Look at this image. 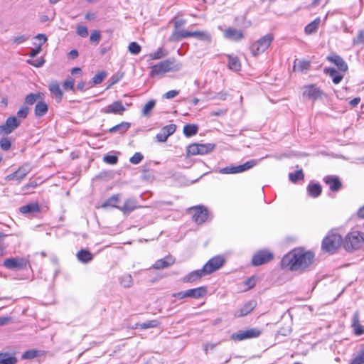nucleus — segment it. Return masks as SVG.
Returning <instances> with one entry per match:
<instances>
[{"mask_svg":"<svg viewBox=\"0 0 364 364\" xmlns=\"http://www.w3.org/2000/svg\"><path fill=\"white\" fill-rule=\"evenodd\" d=\"M176 129V126L174 124L166 125L160 130L156 135V139L159 142H165L169 136L172 135Z\"/></svg>","mask_w":364,"mask_h":364,"instance_id":"4468645a","label":"nucleus"},{"mask_svg":"<svg viewBox=\"0 0 364 364\" xmlns=\"http://www.w3.org/2000/svg\"><path fill=\"white\" fill-rule=\"evenodd\" d=\"M29 38L28 36L26 35H21L17 37H15L13 40L14 43L16 44H21L26 42Z\"/></svg>","mask_w":364,"mask_h":364,"instance_id":"69168bd1","label":"nucleus"},{"mask_svg":"<svg viewBox=\"0 0 364 364\" xmlns=\"http://www.w3.org/2000/svg\"><path fill=\"white\" fill-rule=\"evenodd\" d=\"M17 358L9 353H0V364H16Z\"/></svg>","mask_w":364,"mask_h":364,"instance_id":"473e14b6","label":"nucleus"},{"mask_svg":"<svg viewBox=\"0 0 364 364\" xmlns=\"http://www.w3.org/2000/svg\"><path fill=\"white\" fill-rule=\"evenodd\" d=\"M130 127V123L129 122H122L119 124H117L112 127L109 132L113 133L116 132H120L121 133L125 132Z\"/></svg>","mask_w":364,"mask_h":364,"instance_id":"79ce46f5","label":"nucleus"},{"mask_svg":"<svg viewBox=\"0 0 364 364\" xmlns=\"http://www.w3.org/2000/svg\"><path fill=\"white\" fill-rule=\"evenodd\" d=\"M225 259L222 256H215L209 259L203 267L205 273L210 274L219 269L224 264Z\"/></svg>","mask_w":364,"mask_h":364,"instance_id":"9d476101","label":"nucleus"},{"mask_svg":"<svg viewBox=\"0 0 364 364\" xmlns=\"http://www.w3.org/2000/svg\"><path fill=\"white\" fill-rule=\"evenodd\" d=\"M224 38L232 41H239L244 38L242 31L233 27H228L223 31Z\"/></svg>","mask_w":364,"mask_h":364,"instance_id":"dca6fc26","label":"nucleus"},{"mask_svg":"<svg viewBox=\"0 0 364 364\" xmlns=\"http://www.w3.org/2000/svg\"><path fill=\"white\" fill-rule=\"evenodd\" d=\"M119 201V195H114L112 197H110L109 198H108L107 200H105L102 204V208H106V207H108V206H111V207H113V208H119L117 206V205Z\"/></svg>","mask_w":364,"mask_h":364,"instance_id":"a19ab883","label":"nucleus"},{"mask_svg":"<svg viewBox=\"0 0 364 364\" xmlns=\"http://www.w3.org/2000/svg\"><path fill=\"white\" fill-rule=\"evenodd\" d=\"M191 37L196 38L197 39L208 43H210L212 41L210 33L206 31H191Z\"/></svg>","mask_w":364,"mask_h":364,"instance_id":"bb28decb","label":"nucleus"},{"mask_svg":"<svg viewBox=\"0 0 364 364\" xmlns=\"http://www.w3.org/2000/svg\"><path fill=\"white\" fill-rule=\"evenodd\" d=\"M206 294V288L205 287H200L195 289H188L186 295H188V297L200 299L205 296Z\"/></svg>","mask_w":364,"mask_h":364,"instance_id":"393cba45","label":"nucleus"},{"mask_svg":"<svg viewBox=\"0 0 364 364\" xmlns=\"http://www.w3.org/2000/svg\"><path fill=\"white\" fill-rule=\"evenodd\" d=\"M156 105V101L154 100H149L147 103L145 104L142 109V114L144 116H147L154 109Z\"/></svg>","mask_w":364,"mask_h":364,"instance_id":"49530a36","label":"nucleus"},{"mask_svg":"<svg viewBox=\"0 0 364 364\" xmlns=\"http://www.w3.org/2000/svg\"><path fill=\"white\" fill-rule=\"evenodd\" d=\"M205 274H207L205 273L203 268H202L201 269H198L190 272L183 278V281L184 282H193L200 279Z\"/></svg>","mask_w":364,"mask_h":364,"instance_id":"cd10ccee","label":"nucleus"},{"mask_svg":"<svg viewBox=\"0 0 364 364\" xmlns=\"http://www.w3.org/2000/svg\"><path fill=\"white\" fill-rule=\"evenodd\" d=\"M215 145L211 143L198 144V154L204 155L210 153L215 149Z\"/></svg>","mask_w":364,"mask_h":364,"instance_id":"c9c22d12","label":"nucleus"},{"mask_svg":"<svg viewBox=\"0 0 364 364\" xmlns=\"http://www.w3.org/2000/svg\"><path fill=\"white\" fill-rule=\"evenodd\" d=\"M273 258V255L268 250H260L257 252L252 259V264L254 266H259L269 262Z\"/></svg>","mask_w":364,"mask_h":364,"instance_id":"f8f14e48","label":"nucleus"},{"mask_svg":"<svg viewBox=\"0 0 364 364\" xmlns=\"http://www.w3.org/2000/svg\"><path fill=\"white\" fill-rule=\"evenodd\" d=\"M257 303L255 300H250L245 303L243 306L235 312V316L241 317L247 315L256 306Z\"/></svg>","mask_w":364,"mask_h":364,"instance_id":"412c9836","label":"nucleus"},{"mask_svg":"<svg viewBox=\"0 0 364 364\" xmlns=\"http://www.w3.org/2000/svg\"><path fill=\"white\" fill-rule=\"evenodd\" d=\"M28 112H29L28 107L26 106H22L21 107V109L17 112L16 117L18 119H19L20 120L23 119L27 117Z\"/></svg>","mask_w":364,"mask_h":364,"instance_id":"603ef678","label":"nucleus"},{"mask_svg":"<svg viewBox=\"0 0 364 364\" xmlns=\"http://www.w3.org/2000/svg\"><path fill=\"white\" fill-rule=\"evenodd\" d=\"M187 156H194L198 154V144L195 143L189 145L186 149Z\"/></svg>","mask_w":364,"mask_h":364,"instance_id":"864d4df0","label":"nucleus"},{"mask_svg":"<svg viewBox=\"0 0 364 364\" xmlns=\"http://www.w3.org/2000/svg\"><path fill=\"white\" fill-rule=\"evenodd\" d=\"M257 161L250 160L243 164L235 166H227L220 169L219 173L222 174H234L246 171L257 164Z\"/></svg>","mask_w":364,"mask_h":364,"instance_id":"423d86ee","label":"nucleus"},{"mask_svg":"<svg viewBox=\"0 0 364 364\" xmlns=\"http://www.w3.org/2000/svg\"><path fill=\"white\" fill-rule=\"evenodd\" d=\"M289 178L291 181L296 182L304 178V173L301 170H299L294 173H290Z\"/></svg>","mask_w":364,"mask_h":364,"instance_id":"09e8293b","label":"nucleus"},{"mask_svg":"<svg viewBox=\"0 0 364 364\" xmlns=\"http://www.w3.org/2000/svg\"><path fill=\"white\" fill-rule=\"evenodd\" d=\"M323 91L315 85H309L304 87L303 95L310 100H316L323 95Z\"/></svg>","mask_w":364,"mask_h":364,"instance_id":"ddd939ff","label":"nucleus"},{"mask_svg":"<svg viewBox=\"0 0 364 364\" xmlns=\"http://www.w3.org/2000/svg\"><path fill=\"white\" fill-rule=\"evenodd\" d=\"M77 257L80 262L87 263L92 259V255L86 250H81L77 252Z\"/></svg>","mask_w":364,"mask_h":364,"instance_id":"f704fd0d","label":"nucleus"},{"mask_svg":"<svg viewBox=\"0 0 364 364\" xmlns=\"http://www.w3.org/2000/svg\"><path fill=\"white\" fill-rule=\"evenodd\" d=\"M21 124V120L15 116L9 117L6 119L5 124L0 126V133L3 134H9L17 129Z\"/></svg>","mask_w":364,"mask_h":364,"instance_id":"1a4fd4ad","label":"nucleus"},{"mask_svg":"<svg viewBox=\"0 0 364 364\" xmlns=\"http://www.w3.org/2000/svg\"><path fill=\"white\" fill-rule=\"evenodd\" d=\"M27 63L34 67L41 68L44 65L45 60L43 58H39L35 60L28 59Z\"/></svg>","mask_w":364,"mask_h":364,"instance_id":"6e6d98bb","label":"nucleus"},{"mask_svg":"<svg viewBox=\"0 0 364 364\" xmlns=\"http://www.w3.org/2000/svg\"><path fill=\"white\" fill-rule=\"evenodd\" d=\"M324 73L328 75L334 84H338L343 78V75L337 71L334 68L324 69Z\"/></svg>","mask_w":364,"mask_h":364,"instance_id":"a878e982","label":"nucleus"},{"mask_svg":"<svg viewBox=\"0 0 364 364\" xmlns=\"http://www.w3.org/2000/svg\"><path fill=\"white\" fill-rule=\"evenodd\" d=\"M262 333L261 330L253 328L231 334L230 338L235 341H241L259 337Z\"/></svg>","mask_w":364,"mask_h":364,"instance_id":"0eeeda50","label":"nucleus"},{"mask_svg":"<svg viewBox=\"0 0 364 364\" xmlns=\"http://www.w3.org/2000/svg\"><path fill=\"white\" fill-rule=\"evenodd\" d=\"M309 194L312 197H318L321 193V186L318 183L309 184L307 187Z\"/></svg>","mask_w":364,"mask_h":364,"instance_id":"4c0bfd02","label":"nucleus"},{"mask_svg":"<svg viewBox=\"0 0 364 364\" xmlns=\"http://www.w3.org/2000/svg\"><path fill=\"white\" fill-rule=\"evenodd\" d=\"M320 22L321 20L319 17L315 18L312 22L306 26L304 29L305 33L308 35H310L316 32L318 28Z\"/></svg>","mask_w":364,"mask_h":364,"instance_id":"2f4dec72","label":"nucleus"},{"mask_svg":"<svg viewBox=\"0 0 364 364\" xmlns=\"http://www.w3.org/2000/svg\"><path fill=\"white\" fill-rule=\"evenodd\" d=\"M76 33L78 36L82 38H85L88 36V31L86 26H77L76 29Z\"/></svg>","mask_w":364,"mask_h":364,"instance_id":"680f3d73","label":"nucleus"},{"mask_svg":"<svg viewBox=\"0 0 364 364\" xmlns=\"http://www.w3.org/2000/svg\"><path fill=\"white\" fill-rule=\"evenodd\" d=\"M144 156L140 152H136L129 159V161L132 164H138L143 159Z\"/></svg>","mask_w":364,"mask_h":364,"instance_id":"bf43d9fd","label":"nucleus"},{"mask_svg":"<svg viewBox=\"0 0 364 364\" xmlns=\"http://www.w3.org/2000/svg\"><path fill=\"white\" fill-rule=\"evenodd\" d=\"M31 168L29 165L25 164L21 166L17 171L14 173L9 174L6 176V181H16L20 183L26 176L31 171Z\"/></svg>","mask_w":364,"mask_h":364,"instance_id":"9b49d317","label":"nucleus"},{"mask_svg":"<svg viewBox=\"0 0 364 364\" xmlns=\"http://www.w3.org/2000/svg\"><path fill=\"white\" fill-rule=\"evenodd\" d=\"M351 327L356 336L364 334V326L360 323L359 312L355 311L352 317Z\"/></svg>","mask_w":364,"mask_h":364,"instance_id":"aec40b11","label":"nucleus"},{"mask_svg":"<svg viewBox=\"0 0 364 364\" xmlns=\"http://www.w3.org/2000/svg\"><path fill=\"white\" fill-rule=\"evenodd\" d=\"M353 43L354 45H361L364 44V31H359L357 36L353 38Z\"/></svg>","mask_w":364,"mask_h":364,"instance_id":"4d7b16f0","label":"nucleus"},{"mask_svg":"<svg viewBox=\"0 0 364 364\" xmlns=\"http://www.w3.org/2000/svg\"><path fill=\"white\" fill-rule=\"evenodd\" d=\"M48 105L44 101H39L35 107V115L37 117L44 116L48 112Z\"/></svg>","mask_w":364,"mask_h":364,"instance_id":"7c9ffc66","label":"nucleus"},{"mask_svg":"<svg viewBox=\"0 0 364 364\" xmlns=\"http://www.w3.org/2000/svg\"><path fill=\"white\" fill-rule=\"evenodd\" d=\"M323 181L328 186L330 190L333 192L339 191L342 187V183L336 176H327Z\"/></svg>","mask_w":364,"mask_h":364,"instance_id":"a211bd4d","label":"nucleus"},{"mask_svg":"<svg viewBox=\"0 0 364 364\" xmlns=\"http://www.w3.org/2000/svg\"><path fill=\"white\" fill-rule=\"evenodd\" d=\"M125 110L126 109L121 101H114L111 105L102 109V112L104 114H114L121 115Z\"/></svg>","mask_w":364,"mask_h":364,"instance_id":"2eb2a0df","label":"nucleus"},{"mask_svg":"<svg viewBox=\"0 0 364 364\" xmlns=\"http://www.w3.org/2000/svg\"><path fill=\"white\" fill-rule=\"evenodd\" d=\"M74 87V80L72 78L67 79L63 83V87L65 90H71Z\"/></svg>","mask_w":364,"mask_h":364,"instance_id":"774afa93","label":"nucleus"},{"mask_svg":"<svg viewBox=\"0 0 364 364\" xmlns=\"http://www.w3.org/2000/svg\"><path fill=\"white\" fill-rule=\"evenodd\" d=\"M26 264L27 262L24 259L9 258L4 261V267L10 269H23Z\"/></svg>","mask_w":364,"mask_h":364,"instance_id":"f3484780","label":"nucleus"},{"mask_svg":"<svg viewBox=\"0 0 364 364\" xmlns=\"http://www.w3.org/2000/svg\"><path fill=\"white\" fill-rule=\"evenodd\" d=\"M188 212L192 215L193 220L197 224H201L208 219V211L203 205L194 206L189 208Z\"/></svg>","mask_w":364,"mask_h":364,"instance_id":"6e6552de","label":"nucleus"},{"mask_svg":"<svg viewBox=\"0 0 364 364\" xmlns=\"http://www.w3.org/2000/svg\"><path fill=\"white\" fill-rule=\"evenodd\" d=\"M344 249L349 252L364 248V233L353 230L347 234L343 241Z\"/></svg>","mask_w":364,"mask_h":364,"instance_id":"7ed1b4c3","label":"nucleus"},{"mask_svg":"<svg viewBox=\"0 0 364 364\" xmlns=\"http://www.w3.org/2000/svg\"><path fill=\"white\" fill-rule=\"evenodd\" d=\"M118 159L116 156L106 155L104 156V161L109 164H115L117 163Z\"/></svg>","mask_w":364,"mask_h":364,"instance_id":"e2e57ef3","label":"nucleus"},{"mask_svg":"<svg viewBox=\"0 0 364 364\" xmlns=\"http://www.w3.org/2000/svg\"><path fill=\"white\" fill-rule=\"evenodd\" d=\"M191 31H188L184 29H179L178 31H173L169 37V41L172 42L180 41L182 39L191 37Z\"/></svg>","mask_w":364,"mask_h":364,"instance_id":"4be33fe9","label":"nucleus"},{"mask_svg":"<svg viewBox=\"0 0 364 364\" xmlns=\"http://www.w3.org/2000/svg\"><path fill=\"white\" fill-rule=\"evenodd\" d=\"M167 54L168 53L163 48H159L155 52L151 53L149 57L152 60H158L166 56Z\"/></svg>","mask_w":364,"mask_h":364,"instance_id":"c03bdc74","label":"nucleus"},{"mask_svg":"<svg viewBox=\"0 0 364 364\" xmlns=\"http://www.w3.org/2000/svg\"><path fill=\"white\" fill-rule=\"evenodd\" d=\"M198 131V127L196 124H188L183 127V134L187 137L196 135Z\"/></svg>","mask_w":364,"mask_h":364,"instance_id":"58836bf2","label":"nucleus"},{"mask_svg":"<svg viewBox=\"0 0 364 364\" xmlns=\"http://www.w3.org/2000/svg\"><path fill=\"white\" fill-rule=\"evenodd\" d=\"M1 149L4 151H8L11 146V143L8 138H2L0 140Z\"/></svg>","mask_w":364,"mask_h":364,"instance_id":"052dcab7","label":"nucleus"},{"mask_svg":"<svg viewBox=\"0 0 364 364\" xmlns=\"http://www.w3.org/2000/svg\"><path fill=\"white\" fill-rule=\"evenodd\" d=\"M327 60L336 65L340 72L345 73L348 70V65L341 56L333 54L328 56Z\"/></svg>","mask_w":364,"mask_h":364,"instance_id":"6ab92c4d","label":"nucleus"},{"mask_svg":"<svg viewBox=\"0 0 364 364\" xmlns=\"http://www.w3.org/2000/svg\"><path fill=\"white\" fill-rule=\"evenodd\" d=\"M216 346H217L216 343H203V350L205 351V353L207 354L209 350H213Z\"/></svg>","mask_w":364,"mask_h":364,"instance_id":"0e129e2a","label":"nucleus"},{"mask_svg":"<svg viewBox=\"0 0 364 364\" xmlns=\"http://www.w3.org/2000/svg\"><path fill=\"white\" fill-rule=\"evenodd\" d=\"M34 38L36 40H41L42 42L39 43L38 44H37L36 42L34 43V45H36V48H32L31 50L29 56L31 58L35 57L36 55H37L38 53H40L41 52L42 45L43 43H45L48 40L47 36L45 34H42V33L36 35L34 37Z\"/></svg>","mask_w":364,"mask_h":364,"instance_id":"5701e85b","label":"nucleus"},{"mask_svg":"<svg viewBox=\"0 0 364 364\" xmlns=\"http://www.w3.org/2000/svg\"><path fill=\"white\" fill-rule=\"evenodd\" d=\"M121 284L124 287H130L132 284V278L130 274L124 276L120 280Z\"/></svg>","mask_w":364,"mask_h":364,"instance_id":"13d9d810","label":"nucleus"},{"mask_svg":"<svg viewBox=\"0 0 364 364\" xmlns=\"http://www.w3.org/2000/svg\"><path fill=\"white\" fill-rule=\"evenodd\" d=\"M342 237L333 231H330L322 241V249L328 252L333 253L343 242Z\"/></svg>","mask_w":364,"mask_h":364,"instance_id":"20e7f679","label":"nucleus"},{"mask_svg":"<svg viewBox=\"0 0 364 364\" xmlns=\"http://www.w3.org/2000/svg\"><path fill=\"white\" fill-rule=\"evenodd\" d=\"M182 64L174 58L162 60L151 67L150 76H161L168 72H176L181 70Z\"/></svg>","mask_w":364,"mask_h":364,"instance_id":"f03ea898","label":"nucleus"},{"mask_svg":"<svg viewBox=\"0 0 364 364\" xmlns=\"http://www.w3.org/2000/svg\"><path fill=\"white\" fill-rule=\"evenodd\" d=\"M174 263V259L172 257H166L164 259H158L153 265V268L160 269L166 268Z\"/></svg>","mask_w":364,"mask_h":364,"instance_id":"c85d7f7f","label":"nucleus"},{"mask_svg":"<svg viewBox=\"0 0 364 364\" xmlns=\"http://www.w3.org/2000/svg\"><path fill=\"white\" fill-rule=\"evenodd\" d=\"M20 212L23 214H31L38 213L40 207L38 203H30L20 208Z\"/></svg>","mask_w":364,"mask_h":364,"instance_id":"c756f323","label":"nucleus"},{"mask_svg":"<svg viewBox=\"0 0 364 364\" xmlns=\"http://www.w3.org/2000/svg\"><path fill=\"white\" fill-rule=\"evenodd\" d=\"M101 38L100 32L97 30H94L90 36V41L95 45L98 44Z\"/></svg>","mask_w":364,"mask_h":364,"instance_id":"3c124183","label":"nucleus"},{"mask_svg":"<svg viewBox=\"0 0 364 364\" xmlns=\"http://www.w3.org/2000/svg\"><path fill=\"white\" fill-rule=\"evenodd\" d=\"M350 364H364V348L359 351Z\"/></svg>","mask_w":364,"mask_h":364,"instance_id":"8fccbe9b","label":"nucleus"},{"mask_svg":"<svg viewBox=\"0 0 364 364\" xmlns=\"http://www.w3.org/2000/svg\"><path fill=\"white\" fill-rule=\"evenodd\" d=\"M107 73L105 71H100L97 73L92 79V82L95 85L101 83L106 77Z\"/></svg>","mask_w":364,"mask_h":364,"instance_id":"de8ad7c7","label":"nucleus"},{"mask_svg":"<svg viewBox=\"0 0 364 364\" xmlns=\"http://www.w3.org/2000/svg\"><path fill=\"white\" fill-rule=\"evenodd\" d=\"M129 51L134 55H137L141 51V46L136 42H132L128 47Z\"/></svg>","mask_w":364,"mask_h":364,"instance_id":"5fc2aeb1","label":"nucleus"},{"mask_svg":"<svg viewBox=\"0 0 364 364\" xmlns=\"http://www.w3.org/2000/svg\"><path fill=\"white\" fill-rule=\"evenodd\" d=\"M48 88L50 92L55 96V100L60 102L63 97V92L59 83L56 81H52L49 83Z\"/></svg>","mask_w":364,"mask_h":364,"instance_id":"b1692460","label":"nucleus"},{"mask_svg":"<svg viewBox=\"0 0 364 364\" xmlns=\"http://www.w3.org/2000/svg\"><path fill=\"white\" fill-rule=\"evenodd\" d=\"M43 95L41 92L38 93H30L26 97L25 102L28 105L34 104L38 99L41 98Z\"/></svg>","mask_w":364,"mask_h":364,"instance_id":"37998d69","label":"nucleus"},{"mask_svg":"<svg viewBox=\"0 0 364 364\" xmlns=\"http://www.w3.org/2000/svg\"><path fill=\"white\" fill-rule=\"evenodd\" d=\"M159 325V322L156 320L147 321L144 323H136L137 327L141 329H147L151 328L156 327Z\"/></svg>","mask_w":364,"mask_h":364,"instance_id":"a18cd8bd","label":"nucleus"},{"mask_svg":"<svg viewBox=\"0 0 364 364\" xmlns=\"http://www.w3.org/2000/svg\"><path fill=\"white\" fill-rule=\"evenodd\" d=\"M274 37L272 34H267L258 41L253 43L250 46V50L253 55L256 56L265 51L272 43Z\"/></svg>","mask_w":364,"mask_h":364,"instance_id":"39448f33","label":"nucleus"},{"mask_svg":"<svg viewBox=\"0 0 364 364\" xmlns=\"http://www.w3.org/2000/svg\"><path fill=\"white\" fill-rule=\"evenodd\" d=\"M186 21L183 19H178L174 21L173 22V31H178L181 29L183 26L185 25Z\"/></svg>","mask_w":364,"mask_h":364,"instance_id":"338daca9","label":"nucleus"},{"mask_svg":"<svg viewBox=\"0 0 364 364\" xmlns=\"http://www.w3.org/2000/svg\"><path fill=\"white\" fill-rule=\"evenodd\" d=\"M228 67L235 71L240 70L241 65L237 57L228 55Z\"/></svg>","mask_w":364,"mask_h":364,"instance_id":"ea45409f","label":"nucleus"},{"mask_svg":"<svg viewBox=\"0 0 364 364\" xmlns=\"http://www.w3.org/2000/svg\"><path fill=\"white\" fill-rule=\"evenodd\" d=\"M136 207V201L133 198L127 199L120 210L124 213H130Z\"/></svg>","mask_w":364,"mask_h":364,"instance_id":"e433bc0d","label":"nucleus"},{"mask_svg":"<svg viewBox=\"0 0 364 364\" xmlns=\"http://www.w3.org/2000/svg\"><path fill=\"white\" fill-rule=\"evenodd\" d=\"M314 261V254L303 248H296L283 257L282 267L291 271L303 272L309 267Z\"/></svg>","mask_w":364,"mask_h":364,"instance_id":"f257e3e1","label":"nucleus"},{"mask_svg":"<svg viewBox=\"0 0 364 364\" xmlns=\"http://www.w3.org/2000/svg\"><path fill=\"white\" fill-rule=\"evenodd\" d=\"M310 68V62L307 60H297L294 61V70L300 72H305Z\"/></svg>","mask_w":364,"mask_h":364,"instance_id":"72a5a7b5","label":"nucleus"}]
</instances>
